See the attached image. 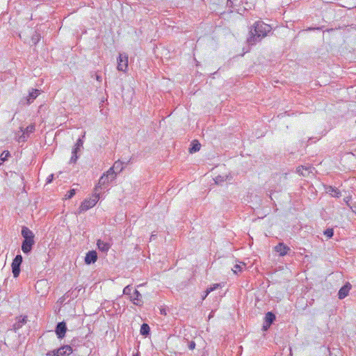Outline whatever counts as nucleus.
<instances>
[{
  "label": "nucleus",
  "mask_w": 356,
  "mask_h": 356,
  "mask_svg": "<svg viewBox=\"0 0 356 356\" xmlns=\"http://www.w3.org/2000/svg\"><path fill=\"white\" fill-rule=\"evenodd\" d=\"M271 31V27L263 22H257L250 31V37L248 38V42L250 45H254L264 38Z\"/></svg>",
  "instance_id": "nucleus-1"
},
{
  "label": "nucleus",
  "mask_w": 356,
  "mask_h": 356,
  "mask_svg": "<svg viewBox=\"0 0 356 356\" xmlns=\"http://www.w3.org/2000/svg\"><path fill=\"white\" fill-rule=\"evenodd\" d=\"M22 236L24 238L22 245V250L24 253L29 254L35 244L34 234L28 227H23L22 229Z\"/></svg>",
  "instance_id": "nucleus-2"
},
{
  "label": "nucleus",
  "mask_w": 356,
  "mask_h": 356,
  "mask_svg": "<svg viewBox=\"0 0 356 356\" xmlns=\"http://www.w3.org/2000/svg\"><path fill=\"white\" fill-rule=\"evenodd\" d=\"M115 178L116 172L113 171V169H108L101 176L94 191L98 192L99 188L108 186Z\"/></svg>",
  "instance_id": "nucleus-3"
},
{
  "label": "nucleus",
  "mask_w": 356,
  "mask_h": 356,
  "mask_svg": "<svg viewBox=\"0 0 356 356\" xmlns=\"http://www.w3.org/2000/svg\"><path fill=\"white\" fill-rule=\"evenodd\" d=\"M99 200V194L98 192L95 191L91 197L86 199L79 207L80 212L88 211L92 208Z\"/></svg>",
  "instance_id": "nucleus-4"
},
{
  "label": "nucleus",
  "mask_w": 356,
  "mask_h": 356,
  "mask_svg": "<svg viewBox=\"0 0 356 356\" xmlns=\"http://www.w3.org/2000/svg\"><path fill=\"white\" fill-rule=\"evenodd\" d=\"M72 353V348L70 346H63L58 349L54 350L47 353L48 356H66Z\"/></svg>",
  "instance_id": "nucleus-5"
},
{
  "label": "nucleus",
  "mask_w": 356,
  "mask_h": 356,
  "mask_svg": "<svg viewBox=\"0 0 356 356\" xmlns=\"http://www.w3.org/2000/svg\"><path fill=\"white\" fill-rule=\"evenodd\" d=\"M83 140L82 138H79L75 145H74V148L72 149V157L70 159V162L71 163H76L78 158H79V156L77 155L78 152H81V150L83 149Z\"/></svg>",
  "instance_id": "nucleus-6"
},
{
  "label": "nucleus",
  "mask_w": 356,
  "mask_h": 356,
  "mask_svg": "<svg viewBox=\"0 0 356 356\" xmlns=\"http://www.w3.org/2000/svg\"><path fill=\"white\" fill-rule=\"evenodd\" d=\"M22 262V257L17 254L12 262V272L15 277H17L20 273V265Z\"/></svg>",
  "instance_id": "nucleus-7"
},
{
  "label": "nucleus",
  "mask_w": 356,
  "mask_h": 356,
  "mask_svg": "<svg viewBox=\"0 0 356 356\" xmlns=\"http://www.w3.org/2000/svg\"><path fill=\"white\" fill-rule=\"evenodd\" d=\"M128 67V56L124 54H120L118 58V70L126 72Z\"/></svg>",
  "instance_id": "nucleus-8"
},
{
  "label": "nucleus",
  "mask_w": 356,
  "mask_h": 356,
  "mask_svg": "<svg viewBox=\"0 0 356 356\" xmlns=\"http://www.w3.org/2000/svg\"><path fill=\"white\" fill-rule=\"evenodd\" d=\"M130 300L136 305H141L143 303L142 295L136 289L133 290Z\"/></svg>",
  "instance_id": "nucleus-9"
},
{
  "label": "nucleus",
  "mask_w": 356,
  "mask_h": 356,
  "mask_svg": "<svg viewBox=\"0 0 356 356\" xmlns=\"http://www.w3.org/2000/svg\"><path fill=\"white\" fill-rule=\"evenodd\" d=\"M67 327L64 322L58 323L56 328V334L59 339H63L66 333Z\"/></svg>",
  "instance_id": "nucleus-10"
},
{
  "label": "nucleus",
  "mask_w": 356,
  "mask_h": 356,
  "mask_svg": "<svg viewBox=\"0 0 356 356\" xmlns=\"http://www.w3.org/2000/svg\"><path fill=\"white\" fill-rule=\"evenodd\" d=\"M275 251L277 252L280 256H285L290 250L289 247L284 245L283 243H278L275 248Z\"/></svg>",
  "instance_id": "nucleus-11"
},
{
  "label": "nucleus",
  "mask_w": 356,
  "mask_h": 356,
  "mask_svg": "<svg viewBox=\"0 0 356 356\" xmlns=\"http://www.w3.org/2000/svg\"><path fill=\"white\" fill-rule=\"evenodd\" d=\"M97 260V252L94 250L89 251L86 253L85 257V263L86 264H91L96 262Z\"/></svg>",
  "instance_id": "nucleus-12"
},
{
  "label": "nucleus",
  "mask_w": 356,
  "mask_h": 356,
  "mask_svg": "<svg viewBox=\"0 0 356 356\" xmlns=\"http://www.w3.org/2000/svg\"><path fill=\"white\" fill-rule=\"evenodd\" d=\"M27 321V316H20L16 318V322L13 324V328L15 331L20 329L23 325H24Z\"/></svg>",
  "instance_id": "nucleus-13"
},
{
  "label": "nucleus",
  "mask_w": 356,
  "mask_h": 356,
  "mask_svg": "<svg viewBox=\"0 0 356 356\" xmlns=\"http://www.w3.org/2000/svg\"><path fill=\"white\" fill-rule=\"evenodd\" d=\"M350 289H351V285L349 283H348V284H345L343 286H342L338 293L339 298L343 299L344 298H346L348 296Z\"/></svg>",
  "instance_id": "nucleus-14"
},
{
  "label": "nucleus",
  "mask_w": 356,
  "mask_h": 356,
  "mask_svg": "<svg viewBox=\"0 0 356 356\" xmlns=\"http://www.w3.org/2000/svg\"><path fill=\"white\" fill-rule=\"evenodd\" d=\"M97 245L98 249L103 252H107L111 248V244L109 243L100 239L97 240Z\"/></svg>",
  "instance_id": "nucleus-15"
},
{
  "label": "nucleus",
  "mask_w": 356,
  "mask_h": 356,
  "mask_svg": "<svg viewBox=\"0 0 356 356\" xmlns=\"http://www.w3.org/2000/svg\"><path fill=\"white\" fill-rule=\"evenodd\" d=\"M40 94V91L39 90L32 89V90L29 92V96L26 98V104H31Z\"/></svg>",
  "instance_id": "nucleus-16"
},
{
  "label": "nucleus",
  "mask_w": 356,
  "mask_h": 356,
  "mask_svg": "<svg viewBox=\"0 0 356 356\" xmlns=\"http://www.w3.org/2000/svg\"><path fill=\"white\" fill-rule=\"evenodd\" d=\"M21 131H22L23 134L21 138H23V141L25 140L26 137H28V136L33 133L35 131V125L33 124H31L29 125L25 129H23L21 128Z\"/></svg>",
  "instance_id": "nucleus-17"
},
{
  "label": "nucleus",
  "mask_w": 356,
  "mask_h": 356,
  "mask_svg": "<svg viewBox=\"0 0 356 356\" xmlns=\"http://www.w3.org/2000/svg\"><path fill=\"white\" fill-rule=\"evenodd\" d=\"M275 316L272 312H268L265 316V325L264 327L266 329L275 320Z\"/></svg>",
  "instance_id": "nucleus-18"
},
{
  "label": "nucleus",
  "mask_w": 356,
  "mask_h": 356,
  "mask_svg": "<svg viewBox=\"0 0 356 356\" xmlns=\"http://www.w3.org/2000/svg\"><path fill=\"white\" fill-rule=\"evenodd\" d=\"M326 193H328L332 197H339L341 196L340 191L334 187H332V186L327 187Z\"/></svg>",
  "instance_id": "nucleus-19"
},
{
  "label": "nucleus",
  "mask_w": 356,
  "mask_h": 356,
  "mask_svg": "<svg viewBox=\"0 0 356 356\" xmlns=\"http://www.w3.org/2000/svg\"><path fill=\"white\" fill-rule=\"evenodd\" d=\"M297 172L302 176H307L310 172H312V168L310 166L309 167H304V166H300L297 168Z\"/></svg>",
  "instance_id": "nucleus-20"
},
{
  "label": "nucleus",
  "mask_w": 356,
  "mask_h": 356,
  "mask_svg": "<svg viewBox=\"0 0 356 356\" xmlns=\"http://www.w3.org/2000/svg\"><path fill=\"white\" fill-rule=\"evenodd\" d=\"M246 267V264L243 262H239L238 264H236L233 268L232 271L234 274H238V273H241L245 269Z\"/></svg>",
  "instance_id": "nucleus-21"
},
{
  "label": "nucleus",
  "mask_w": 356,
  "mask_h": 356,
  "mask_svg": "<svg viewBox=\"0 0 356 356\" xmlns=\"http://www.w3.org/2000/svg\"><path fill=\"white\" fill-rule=\"evenodd\" d=\"M109 169H113V170L116 172L117 175L123 170V163L120 161H117L114 163L113 165Z\"/></svg>",
  "instance_id": "nucleus-22"
},
{
  "label": "nucleus",
  "mask_w": 356,
  "mask_h": 356,
  "mask_svg": "<svg viewBox=\"0 0 356 356\" xmlns=\"http://www.w3.org/2000/svg\"><path fill=\"white\" fill-rule=\"evenodd\" d=\"M201 145L197 140H193L191 147L189 148L190 153L193 154L200 149Z\"/></svg>",
  "instance_id": "nucleus-23"
},
{
  "label": "nucleus",
  "mask_w": 356,
  "mask_h": 356,
  "mask_svg": "<svg viewBox=\"0 0 356 356\" xmlns=\"http://www.w3.org/2000/svg\"><path fill=\"white\" fill-rule=\"evenodd\" d=\"M150 332V328H149V326L146 324V323H143L141 327H140V332L142 335H147L149 334Z\"/></svg>",
  "instance_id": "nucleus-24"
},
{
  "label": "nucleus",
  "mask_w": 356,
  "mask_h": 356,
  "mask_svg": "<svg viewBox=\"0 0 356 356\" xmlns=\"http://www.w3.org/2000/svg\"><path fill=\"white\" fill-rule=\"evenodd\" d=\"M10 156V153L8 151H4L0 155V165L7 160L8 157Z\"/></svg>",
  "instance_id": "nucleus-25"
},
{
  "label": "nucleus",
  "mask_w": 356,
  "mask_h": 356,
  "mask_svg": "<svg viewBox=\"0 0 356 356\" xmlns=\"http://www.w3.org/2000/svg\"><path fill=\"white\" fill-rule=\"evenodd\" d=\"M133 288L131 285H127L124 289H123V294L126 296H129V298H130V296H131Z\"/></svg>",
  "instance_id": "nucleus-26"
},
{
  "label": "nucleus",
  "mask_w": 356,
  "mask_h": 356,
  "mask_svg": "<svg viewBox=\"0 0 356 356\" xmlns=\"http://www.w3.org/2000/svg\"><path fill=\"white\" fill-rule=\"evenodd\" d=\"M227 179V176H217L216 177V178L214 179V181L216 184H221L222 182L226 181Z\"/></svg>",
  "instance_id": "nucleus-27"
},
{
  "label": "nucleus",
  "mask_w": 356,
  "mask_h": 356,
  "mask_svg": "<svg viewBox=\"0 0 356 356\" xmlns=\"http://www.w3.org/2000/svg\"><path fill=\"white\" fill-rule=\"evenodd\" d=\"M76 193L75 189H71L65 195V199H70L72 198Z\"/></svg>",
  "instance_id": "nucleus-28"
},
{
  "label": "nucleus",
  "mask_w": 356,
  "mask_h": 356,
  "mask_svg": "<svg viewBox=\"0 0 356 356\" xmlns=\"http://www.w3.org/2000/svg\"><path fill=\"white\" fill-rule=\"evenodd\" d=\"M220 286L219 284H213L211 287L207 289V293H210L211 291L216 290Z\"/></svg>",
  "instance_id": "nucleus-29"
},
{
  "label": "nucleus",
  "mask_w": 356,
  "mask_h": 356,
  "mask_svg": "<svg viewBox=\"0 0 356 356\" xmlns=\"http://www.w3.org/2000/svg\"><path fill=\"white\" fill-rule=\"evenodd\" d=\"M324 234L327 237V238H331L333 234H334V232H333V229H327L325 232H324Z\"/></svg>",
  "instance_id": "nucleus-30"
},
{
  "label": "nucleus",
  "mask_w": 356,
  "mask_h": 356,
  "mask_svg": "<svg viewBox=\"0 0 356 356\" xmlns=\"http://www.w3.org/2000/svg\"><path fill=\"white\" fill-rule=\"evenodd\" d=\"M32 41L34 44H36L39 41V35L38 33L32 36Z\"/></svg>",
  "instance_id": "nucleus-31"
},
{
  "label": "nucleus",
  "mask_w": 356,
  "mask_h": 356,
  "mask_svg": "<svg viewBox=\"0 0 356 356\" xmlns=\"http://www.w3.org/2000/svg\"><path fill=\"white\" fill-rule=\"evenodd\" d=\"M350 200H351V197H350V196L346 197L343 199V200H344V202H346V204L348 207H350L351 208V207L350 206V204H349V202H350Z\"/></svg>",
  "instance_id": "nucleus-32"
},
{
  "label": "nucleus",
  "mask_w": 356,
  "mask_h": 356,
  "mask_svg": "<svg viewBox=\"0 0 356 356\" xmlns=\"http://www.w3.org/2000/svg\"><path fill=\"white\" fill-rule=\"evenodd\" d=\"M54 179V175L53 174H51L48 176V177L47 178V184H49Z\"/></svg>",
  "instance_id": "nucleus-33"
},
{
  "label": "nucleus",
  "mask_w": 356,
  "mask_h": 356,
  "mask_svg": "<svg viewBox=\"0 0 356 356\" xmlns=\"http://www.w3.org/2000/svg\"><path fill=\"white\" fill-rule=\"evenodd\" d=\"M188 348L191 350H193L195 348V343L194 341H191L188 345Z\"/></svg>",
  "instance_id": "nucleus-34"
},
{
  "label": "nucleus",
  "mask_w": 356,
  "mask_h": 356,
  "mask_svg": "<svg viewBox=\"0 0 356 356\" xmlns=\"http://www.w3.org/2000/svg\"><path fill=\"white\" fill-rule=\"evenodd\" d=\"M95 78H96V80L98 81L99 82L102 81V76H101V75L96 74Z\"/></svg>",
  "instance_id": "nucleus-35"
},
{
  "label": "nucleus",
  "mask_w": 356,
  "mask_h": 356,
  "mask_svg": "<svg viewBox=\"0 0 356 356\" xmlns=\"http://www.w3.org/2000/svg\"><path fill=\"white\" fill-rule=\"evenodd\" d=\"M209 293H207V291L204 292V293L202 295V300H204L207 296L209 295Z\"/></svg>",
  "instance_id": "nucleus-36"
},
{
  "label": "nucleus",
  "mask_w": 356,
  "mask_h": 356,
  "mask_svg": "<svg viewBox=\"0 0 356 356\" xmlns=\"http://www.w3.org/2000/svg\"><path fill=\"white\" fill-rule=\"evenodd\" d=\"M42 283H44V281L41 280L37 282V285L42 284Z\"/></svg>",
  "instance_id": "nucleus-37"
},
{
  "label": "nucleus",
  "mask_w": 356,
  "mask_h": 356,
  "mask_svg": "<svg viewBox=\"0 0 356 356\" xmlns=\"http://www.w3.org/2000/svg\"><path fill=\"white\" fill-rule=\"evenodd\" d=\"M85 135H86V133L84 132L83 136H82V138H84L85 137Z\"/></svg>",
  "instance_id": "nucleus-38"
}]
</instances>
